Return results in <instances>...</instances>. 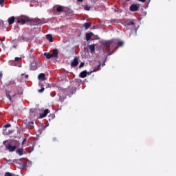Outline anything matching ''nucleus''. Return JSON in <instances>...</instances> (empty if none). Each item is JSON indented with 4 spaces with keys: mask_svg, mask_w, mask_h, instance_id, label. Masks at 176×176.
<instances>
[{
    "mask_svg": "<svg viewBox=\"0 0 176 176\" xmlns=\"http://www.w3.org/2000/svg\"><path fill=\"white\" fill-rule=\"evenodd\" d=\"M3 144L5 146L6 150H8L9 152H14L16 148V146L15 145L12 146L11 143H7V141H3Z\"/></svg>",
    "mask_w": 176,
    "mask_h": 176,
    "instance_id": "nucleus-1",
    "label": "nucleus"
},
{
    "mask_svg": "<svg viewBox=\"0 0 176 176\" xmlns=\"http://www.w3.org/2000/svg\"><path fill=\"white\" fill-rule=\"evenodd\" d=\"M21 19H17L16 23L21 24L22 25H25L27 22H30V17L27 16H21Z\"/></svg>",
    "mask_w": 176,
    "mask_h": 176,
    "instance_id": "nucleus-2",
    "label": "nucleus"
},
{
    "mask_svg": "<svg viewBox=\"0 0 176 176\" xmlns=\"http://www.w3.org/2000/svg\"><path fill=\"white\" fill-rule=\"evenodd\" d=\"M140 9V7L136 4H133L129 7V10L131 12H138Z\"/></svg>",
    "mask_w": 176,
    "mask_h": 176,
    "instance_id": "nucleus-3",
    "label": "nucleus"
},
{
    "mask_svg": "<svg viewBox=\"0 0 176 176\" xmlns=\"http://www.w3.org/2000/svg\"><path fill=\"white\" fill-rule=\"evenodd\" d=\"M30 22L34 23V25H39L42 23V20L40 19L30 18Z\"/></svg>",
    "mask_w": 176,
    "mask_h": 176,
    "instance_id": "nucleus-4",
    "label": "nucleus"
},
{
    "mask_svg": "<svg viewBox=\"0 0 176 176\" xmlns=\"http://www.w3.org/2000/svg\"><path fill=\"white\" fill-rule=\"evenodd\" d=\"M79 64L78 58L75 56L73 61L71 63V67H76Z\"/></svg>",
    "mask_w": 176,
    "mask_h": 176,
    "instance_id": "nucleus-5",
    "label": "nucleus"
},
{
    "mask_svg": "<svg viewBox=\"0 0 176 176\" xmlns=\"http://www.w3.org/2000/svg\"><path fill=\"white\" fill-rule=\"evenodd\" d=\"M50 112V111L48 109H45L43 113L40 114L39 118L42 119L45 118Z\"/></svg>",
    "mask_w": 176,
    "mask_h": 176,
    "instance_id": "nucleus-6",
    "label": "nucleus"
},
{
    "mask_svg": "<svg viewBox=\"0 0 176 176\" xmlns=\"http://www.w3.org/2000/svg\"><path fill=\"white\" fill-rule=\"evenodd\" d=\"M52 58H58V51L57 49H54L52 50V54H51Z\"/></svg>",
    "mask_w": 176,
    "mask_h": 176,
    "instance_id": "nucleus-7",
    "label": "nucleus"
},
{
    "mask_svg": "<svg viewBox=\"0 0 176 176\" xmlns=\"http://www.w3.org/2000/svg\"><path fill=\"white\" fill-rule=\"evenodd\" d=\"M15 21V17L14 16H11L10 18L8 19V23L9 25H12V24H14Z\"/></svg>",
    "mask_w": 176,
    "mask_h": 176,
    "instance_id": "nucleus-8",
    "label": "nucleus"
},
{
    "mask_svg": "<svg viewBox=\"0 0 176 176\" xmlns=\"http://www.w3.org/2000/svg\"><path fill=\"white\" fill-rule=\"evenodd\" d=\"M89 49L90 50V53L94 54L96 51V44L89 45Z\"/></svg>",
    "mask_w": 176,
    "mask_h": 176,
    "instance_id": "nucleus-9",
    "label": "nucleus"
},
{
    "mask_svg": "<svg viewBox=\"0 0 176 176\" xmlns=\"http://www.w3.org/2000/svg\"><path fill=\"white\" fill-rule=\"evenodd\" d=\"M24 149L23 147L19 148L16 149V153L19 154V156H22L23 155Z\"/></svg>",
    "mask_w": 176,
    "mask_h": 176,
    "instance_id": "nucleus-10",
    "label": "nucleus"
},
{
    "mask_svg": "<svg viewBox=\"0 0 176 176\" xmlns=\"http://www.w3.org/2000/svg\"><path fill=\"white\" fill-rule=\"evenodd\" d=\"M87 76V71H82L80 73L79 77L81 78H85Z\"/></svg>",
    "mask_w": 176,
    "mask_h": 176,
    "instance_id": "nucleus-11",
    "label": "nucleus"
},
{
    "mask_svg": "<svg viewBox=\"0 0 176 176\" xmlns=\"http://www.w3.org/2000/svg\"><path fill=\"white\" fill-rule=\"evenodd\" d=\"M93 35H94V34H93L92 32L87 33V34H86V36H85V37H86V41H89L91 39Z\"/></svg>",
    "mask_w": 176,
    "mask_h": 176,
    "instance_id": "nucleus-12",
    "label": "nucleus"
},
{
    "mask_svg": "<svg viewBox=\"0 0 176 176\" xmlns=\"http://www.w3.org/2000/svg\"><path fill=\"white\" fill-rule=\"evenodd\" d=\"M12 47L13 48L16 49L18 46V44H19V40H12Z\"/></svg>",
    "mask_w": 176,
    "mask_h": 176,
    "instance_id": "nucleus-13",
    "label": "nucleus"
},
{
    "mask_svg": "<svg viewBox=\"0 0 176 176\" xmlns=\"http://www.w3.org/2000/svg\"><path fill=\"white\" fill-rule=\"evenodd\" d=\"M46 39H47L50 43H53V42H54L53 36H52V34H47V35H46Z\"/></svg>",
    "mask_w": 176,
    "mask_h": 176,
    "instance_id": "nucleus-14",
    "label": "nucleus"
},
{
    "mask_svg": "<svg viewBox=\"0 0 176 176\" xmlns=\"http://www.w3.org/2000/svg\"><path fill=\"white\" fill-rule=\"evenodd\" d=\"M38 79L41 80H45V74L44 73H41L38 76Z\"/></svg>",
    "mask_w": 176,
    "mask_h": 176,
    "instance_id": "nucleus-15",
    "label": "nucleus"
},
{
    "mask_svg": "<svg viewBox=\"0 0 176 176\" xmlns=\"http://www.w3.org/2000/svg\"><path fill=\"white\" fill-rule=\"evenodd\" d=\"M34 122H29L28 124H27V128L28 129H32L34 128Z\"/></svg>",
    "mask_w": 176,
    "mask_h": 176,
    "instance_id": "nucleus-16",
    "label": "nucleus"
},
{
    "mask_svg": "<svg viewBox=\"0 0 176 176\" xmlns=\"http://www.w3.org/2000/svg\"><path fill=\"white\" fill-rule=\"evenodd\" d=\"M91 23H85L83 24V27H85V30H89L91 27Z\"/></svg>",
    "mask_w": 176,
    "mask_h": 176,
    "instance_id": "nucleus-17",
    "label": "nucleus"
},
{
    "mask_svg": "<svg viewBox=\"0 0 176 176\" xmlns=\"http://www.w3.org/2000/svg\"><path fill=\"white\" fill-rule=\"evenodd\" d=\"M6 98H7L10 101H12V97H11V96H10V91H8V90L6 91Z\"/></svg>",
    "mask_w": 176,
    "mask_h": 176,
    "instance_id": "nucleus-18",
    "label": "nucleus"
},
{
    "mask_svg": "<svg viewBox=\"0 0 176 176\" xmlns=\"http://www.w3.org/2000/svg\"><path fill=\"white\" fill-rule=\"evenodd\" d=\"M105 46L108 48L109 50H111V47L113 46V43L111 42H106Z\"/></svg>",
    "mask_w": 176,
    "mask_h": 176,
    "instance_id": "nucleus-19",
    "label": "nucleus"
},
{
    "mask_svg": "<svg viewBox=\"0 0 176 176\" xmlns=\"http://www.w3.org/2000/svg\"><path fill=\"white\" fill-rule=\"evenodd\" d=\"M44 56L46 57V58L48 60H50L51 58H52V54L47 52L44 53Z\"/></svg>",
    "mask_w": 176,
    "mask_h": 176,
    "instance_id": "nucleus-20",
    "label": "nucleus"
},
{
    "mask_svg": "<svg viewBox=\"0 0 176 176\" xmlns=\"http://www.w3.org/2000/svg\"><path fill=\"white\" fill-rule=\"evenodd\" d=\"M56 12H58V13H61L62 12H64V10L61 6H58L56 8Z\"/></svg>",
    "mask_w": 176,
    "mask_h": 176,
    "instance_id": "nucleus-21",
    "label": "nucleus"
},
{
    "mask_svg": "<svg viewBox=\"0 0 176 176\" xmlns=\"http://www.w3.org/2000/svg\"><path fill=\"white\" fill-rule=\"evenodd\" d=\"M33 53H34V50L30 49V51H29V55H30V58H34V54Z\"/></svg>",
    "mask_w": 176,
    "mask_h": 176,
    "instance_id": "nucleus-22",
    "label": "nucleus"
},
{
    "mask_svg": "<svg viewBox=\"0 0 176 176\" xmlns=\"http://www.w3.org/2000/svg\"><path fill=\"white\" fill-rule=\"evenodd\" d=\"M48 118H49V121H51V120H52L55 118V114L54 113H50L48 116Z\"/></svg>",
    "mask_w": 176,
    "mask_h": 176,
    "instance_id": "nucleus-23",
    "label": "nucleus"
},
{
    "mask_svg": "<svg viewBox=\"0 0 176 176\" xmlns=\"http://www.w3.org/2000/svg\"><path fill=\"white\" fill-rule=\"evenodd\" d=\"M126 26H133V28H135V23L133 21H131L126 23Z\"/></svg>",
    "mask_w": 176,
    "mask_h": 176,
    "instance_id": "nucleus-24",
    "label": "nucleus"
},
{
    "mask_svg": "<svg viewBox=\"0 0 176 176\" xmlns=\"http://www.w3.org/2000/svg\"><path fill=\"white\" fill-rule=\"evenodd\" d=\"M123 45H124V42L123 41H119L118 42V47H123Z\"/></svg>",
    "mask_w": 176,
    "mask_h": 176,
    "instance_id": "nucleus-25",
    "label": "nucleus"
},
{
    "mask_svg": "<svg viewBox=\"0 0 176 176\" xmlns=\"http://www.w3.org/2000/svg\"><path fill=\"white\" fill-rule=\"evenodd\" d=\"M30 68H31L32 70L36 71L37 69V66H36V65L34 66L33 64H31Z\"/></svg>",
    "mask_w": 176,
    "mask_h": 176,
    "instance_id": "nucleus-26",
    "label": "nucleus"
},
{
    "mask_svg": "<svg viewBox=\"0 0 176 176\" xmlns=\"http://www.w3.org/2000/svg\"><path fill=\"white\" fill-rule=\"evenodd\" d=\"M26 38L24 36H21L19 37V41H25Z\"/></svg>",
    "mask_w": 176,
    "mask_h": 176,
    "instance_id": "nucleus-27",
    "label": "nucleus"
},
{
    "mask_svg": "<svg viewBox=\"0 0 176 176\" xmlns=\"http://www.w3.org/2000/svg\"><path fill=\"white\" fill-rule=\"evenodd\" d=\"M101 67V64L100 63L98 65H97L94 70H96V72H98Z\"/></svg>",
    "mask_w": 176,
    "mask_h": 176,
    "instance_id": "nucleus-28",
    "label": "nucleus"
},
{
    "mask_svg": "<svg viewBox=\"0 0 176 176\" xmlns=\"http://www.w3.org/2000/svg\"><path fill=\"white\" fill-rule=\"evenodd\" d=\"M97 69H93V71H91L90 72H87V75L90 76L92 73L96 72Z\"/></svg>",
    "mask_w": 176,
    "mask_h": 176,
    "instance_id": "nucleus-29",
    "label": "nucleus"
},
{
    "mask_svg": "<svg viewBox=\"0 0 176 176\" xmlns=\"http://www.w3.org/2000/svg\"><path fill=\"white\" fill-rule=\"evenodd\" d=\"M5 0H0V6L3 8L4 6Z\"/></svg>",
    "mask_w": 176,
    "mask_h": 176,
    "instance_id": "nucleus-30",
    "label": "nucleus"
},
{
    "mask_svg": "<svg viewBox=\"0 0 176 176\" xmlns=\"http://www.w3.org/2000/svg\"><path fill=\"white\" fill-rule=\"evenodd\" d=\"M44 91H45V88L42 87L41 89L38 90V92L40 93V94H42V93L44 92Z\"/></svg>",
    "mask_w": 176,
    "mask_h": 176,
    "instance_id": "nucleus-31",
    "label": "nucleus"
},
{
    "mask_svg": "<svg viewBox=\"0 0 176 176\" xmlns=\"http://www.w3.org/2000/svg\"><path fill=\"white\" fill-rule=\"evenodd\" d=\"M10 127H11L10 124H6L3 126V128H5V129H8V128H10Z\"/></svg>",
    "mask_w": 176,
    "mask_h": 176,
    "instance_id": "nucleus-32",
    "label": "nucleus"
},
{
    "mask_svg": "<svg viewBox=\"0 0 176 176\" xmlns=\"http://www.w3.org/2000/svg\"><path fill=\"white\" fill-rule=\"evenodd\" d=\"M27 142V138H24L21 142V145L24 146L25 144V142Z\"/></svg>",
    "mask_w": 176,
    "mask_h": 176,
    "instance_id": "nucleus-33",
    "label": "nucleus"
},
{
    "mask_svg": "<svg viewBox=\"0 0 176 176\" xmlns=\"http://www.w3.org/2000/svg\"><path fill=\"white\" fill-rule=\"evenodd\" d=\"M4 176H12V175L10 172H6Z\"/></svg>",
    "mask_w": 176,
    "mask_h": 176,
    "instance_id": "nucleus-34",
    "label": "nucleus"
},
{
    "mask_svg": "<svg viewBox=\"0 0 176 176\" xmlns=\"http://www.w3.org/2000/svg\"><path fill=\"white\" fill-rule=\"evenodd\" d=\"M21 60H22V58H19V57H15V58H14V61L15 62H18V61H20Z\"/></svg>",
    "mask_w": 176,
    "mask_h": 176,
    "instance_id": "nucleus-35",
    "label": "nucleus"
},
{
    "mask_svg": "<svg viewBox=\"0 0 176 176\" xmlns=\"http://www.w3.org/2000/svg\"><path fill=\"white\" fill-rule=\"evenodd\" d=\"M22 76H24L25 79H28L29 78V76L28 74H21Z\"/></svg>",
    "mask_w": 176,
    "mask_h": 176,
    "instance_id": "nucleus-36",
    "label": "nucleus"
},
{
    "mask_svg": "<svg viewBox=\"0 0 176 176\" xmlns=\"http://www.w3.org/2000/svg\"><path fill=\"white\" fill-rule=\"evenodd\" d=\"M84 9H85V10H90L91 8L89 7V6H85Z\"/></svg>",
    "mask_w": 176,
    "mask_h": 176,
    "instance_id": "nucleus-37",
    "label": "nucleus"
},
{
    "mask_svg": "<svg viewBox=\"0 0 176 176\" xmlns=\"http://www.w3.org/2000/svg\"><path fill=\"white\" fill-rule=\"evenodd\" d=\"M85 66V63H80V65H79V68H82Z\"/></svg>",
    "mask_w": 176,
    "mask_h": 176,
    "instance_id": "nucleus-38",
    "label": "nucleus"
},
{
    "mask_svg": "<svg viewBox=\"0 0 176 176\" xmlns=\"http://www.w3.org/2000/svg\"><path fill=\"white\" fill-rule=\"evenodd\" d=\"M111 55H112V53H111V52H109V53L107 54V56H111Z\"/></svg>",
    "mask_w": 176,
    "mask_h": 176,
    "instance_id": "nucleus-39",
    "label": "nucleus"
},
{
    "mask_svg": "<svg viewBox=\"0 0 176 176\" xmlns=\"http://www.w3.org/2000/svg\"><path fill=\"white\" fill-rule=\"evenodd\" d=\"M3 76V73L2 72H0V78H1Z\"/></svg>",
    "mask_w": 176,
    "mask_h": 176,
    "instance_id": "nucleus-40",
    "label": "nucleus"
},
{
    "mask_svg": "<svg viewBox=\"0 0 176 176\" xmlns=\"http://www.w3.org/2000/svg\"><path fill=\"white\" fill-rule=\"evenodd\" d=\"M140 2H146V0H139Z\"/></svg>",
    "mask_w": 176,
    "mask_h": 176,
    "instance_id": "nucleus-41",
    "label": "nucleus"
},
{
    "mask_svg": "<svg viewBox=\"0 0 176 176\" xmlns=\"http://www.w3.org/2000/svg\"><path fill=\"white\" fill-rule=\"evenodd\" d=\"M78 2H83V0H77Z\"/></svg>",
    "mask_w": 176,
    "mask_h": 176,
    "instance_id": "nucleus-42",
    "label": "nucleus"
},
{
    "mask_svg": "<svg viewBox=\"0 0 176 176\" xmlns=\"http://www.w3.org/2000/svg\"><path fill=\"white\" fill-rule=\"evenodd\" d=\"M12 97H15V95H13Z\"/></svg>",
    "mask_w": 176,
    "mask_h": 176,
    "instance_id": "nucleus-43",
    "label": "nucleus"
},
{
    "mask_svg": "<svg viewBox=\"0 0 176 176\" xmlns=\"http://www.w3.org/2000/svg\"><path fill=\"white\" fill-rule=\"evenodd\" d=\"M128 1H130V0H127Z\"/></svg>",
    "mask_w": 176,
    "mask_h": 176,
    "instance_id": "nucleus-44",
    "label": "nucleus"
}]
</instances>
